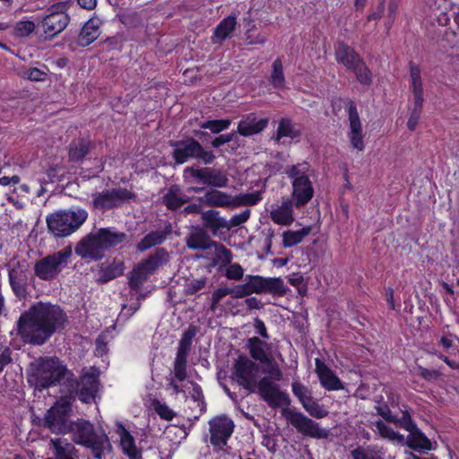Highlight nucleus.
I'll use <instances>...</instances> for the list:
<instances>
[{
    "label": "nucleus",
    "mask_w": 459,
    "mask_h": 459,
    "mask_svg": "<svg viewBox=\"0 0 459 459\" xmlns=\"http://www.w3.org/2000/svg\"><path fill=\"white\" fill-rule=\"evenodd\" d=\"M66 313L58 305L37 302L24 311L17 321L21 338L32 345H42L67 325Z\"/></svg>",
    "instance_id": "1"
},
{
    "label": "nucleus",
    "mask_w": 459,
    "mask_h": 459,
    "mask_svg": "<svg viewBox=\"0 0 459 459\" xmlns=\"http://www.w3.org/2000/svg\"><path fill=\"white\" fill-rule=\"evenodd\" d=\"M258 365L245 355H240L233 364L232 379L249 394L257 393L271 408L289 406L290 399L285 392L280 390L279 385L267 377L256 380Z\"/></svg>",
    "instance_id": "2"
},
{
    "label": "nucleus",
    "mask_w": 459,
    "mask_h": 459,
    "mask_svg": "<svg viewBox=\"0 0 459 459\" xmlns=\"http://www.w3.org/2000/svg\"><path fill=\"white\" fill-rule=\"evenodd\" d=\"M30 368L28 381L40 391L61 384L62 381L66 385L71 373L57 357H41L30 364Z\"/></svg>",
    "instance_id": "3"
},
{
    "label": "nucleus",
    "mask_w": 459,
    "mask_h": 459,
    "mask_svg": "<svg viewBox=\"0 0 459 459\" xmlns=\"http://www.w3.org/2000/svg\"><path fill=\"white\" fill-rule=\"evenodd\" d=\"M88 216L85 209L76 207L52 212L47 216L46 222L54 237L65 238L79 230Z\"/></svg>",
    "instance_id": "4"
},
{
    "label": "nucleus",
    "mask_w": 459,
    "mask_h": 459,
    "mask_svg": "<svg viewBox=\"0 0 459 459\" xmlns=\"http://www.w3.org/2000/svg\"><path fill=\"white\" fill-rule=\"evenodd\" d=\"M70 432H73L74 442L90 448L95 459H102L104 451L111 448L107 435H98L93 425L88 420H77L72 423Z\"/></svg>",
    "instance_id": "5"
},
{
    "label": "nucleus",
    "mask_w": 459,
    "mask_h": 459,
    "mask_svg": "<svg viewBox=\"0 0 459 459\" xmlns=\"http://www.w3.org/2000/svg\"><path fill=\"white\" fill-rule=\"evenodd\" d=\"M169 145L173 148L172 158L177 164L195 160L204 165H210L216 158L212 151L205 150L196 139L191 136L178 141H170Z\"/></svg>",
    "instance_id": "6"
},
{
    "label": "nucleus",
    "mask_w": 459,
    "mask_h": 459,
    "mask_svg": "<svg viewBox=\"0 0 459 459\" xmlns=\"http://www.w3.org/2000/svg\"><path fill=\"white\" fill-rule=\"evenodd\" d=\"M169 261V252L163 247H159L146 259L137 264L128 276V284L131 290L139 291L149 276L155 273L159 268Z\"/></svg>",
    "instance_id": "7"
},
{
    "label": "nucleus",
    "mask_w": 459,
    "mask_h": 459,
    "mask_svg": "<svg viewBox=\"0 0 459 459\" xmlns=\"http://www.w3.org/2000/svg\"><path fill=\"white\" fill-rule=\"evenodd\" d=\"M99 376L100 370L94 367L82 369L79 380L71 372L66 382L67 390L70 394H76L82 403H91L99 391Z\"/></svg>",
    "instance_id": "8"
},
{
    "label": "nucleus",
    "mask_w": 459,
    "mask_h": 459,
    "mask_svg": "<svg viewBox=\"0 0 459 459\" xmlns=\"http://www.w3.org/2000/svg\"><path fill=\"white\" fill-rule=\"evenodd\" d=\"M67 2L50 5L46 13L38 17V26L42 28L45 39H53L64 31L70 22Z\"/></svg>",
    "instance_id": "9"
},
{
    "label": "nucleus",
    "mask_w": 459,
    "mask_h": 459,
    "mask_svg": "<svg viewBox=\"0 0 459 459\" xmlns=\"http://www.w3.org/2000/svg\"><path fill=\"white\" fill-rule=\"evenodd\" d=\"M91 207L93 210L105 212L121 207L124 204L136 200V194L131 189L115 187L96 192L91 195Z\"/></svg>",
    "instance_id": "10"
},
{
    "label": "nucleus",
    "mask_w": 459,
    "mask_h": 459,
    "mask_svg": "<svg viewBox=\"0 0 459 459\" xmlns=\"http://www.w3.org/2000/svg\"><path fill=\"white\" fill-rule=\"evenodd\" d=\"M186 245L191 250H208L214 248L219 257L226 262L231 260V251L223 244L212 240L209 234L201 226H192L186 237Z\"/></svg>",
    "instance_id": "11"
},
{
    "label": "nucleus",
    "mask_w": 459,
    "mask_h": 459,
    "mask_svg": "<svg viewBox=\"0 0 459 459\" xmlns=\"http://www.w3.org/2000/svg\"><path fill=\"white\" fill-rule=\"evenodd\" d=\"M72 255L71 247L47 255L35 264V274L41 280L51 281L66 266Z\"/></svg>",
    "instance_id": "12"
},
{
    "label": "nucleus",
    "mask_w": 459,
    "mask_h": 459,
    "mask_svg": "<svg viewBox=\"0 0 459 459\" xmlns=\"http://www.w3.org/2000/svg\"><path fill=\"white\" fill-rule=\"evenodd\" d=\"M71 406L66 402H57L47 411L43 426L55 434L70 432L72 422L69 421Z\"/></svg>",
    "instance_id": "13"
},
{
    "label": "nucleus",
    "mask_w": 459,
    "mask_h": 459,
    "mask_svg": "<svg viewBox=\"0 0 459 459\" xmlns=\"http://www.w3.org/2000/svg\"><path fill=\"white\" fill-rule=\"evenodd\" d=\"M198 333L195 325H189L183 333L177 350L176 358L173 363V372L175 377L179 381H184L186 377L187 358L191 351L193 338Z\"/></svg>",
    "instance_id": "14"
},
{
    "label": "nucleus",
    "mask_w": 459,
    "mask_h": 459,
    "mask_svg": "<svg viewBox=\"0 0 459 459\" xmlns=\"http://www.w3.org/2000/svg\"><path fill=\"white\" fill-rule=\"evenodd\" d=\"M283 414L287 421L304 436L321 439L329 435V430L320 428L317 422L300 411L284 410Z\"/></svg>",
    "instance_id": "15"
},
{
    "label": "nucleus",
    "mask_w": 459,
    "mask_h": 459,
    "mask_svg": "<svg viewBox=\"0 0 459 459\" xmlns=\"http://www.w3.org/2000/svg\"><path fill=\"white\" fill-rule=\"evenodd\" d=\"M235 424L227 415L221 414L209 420L210 442L213 446L222 448L234 431Z\"/></svg>",
    "instance_id": "16"
},
{
    "label": "nucleus",
    "mask_w": 459,
    "mask_h": 459,
    "mask_svg": "<svg viewBox=\"0 0 459 459\" xmlns=\"http://www.w3.org/2000/svg\"><path fill=\"white\" fill-rule=\"evenodd\" d=\"M186 173L190 174L197 182L213 188L226 187L229 184L227 174L221 169L213 167L194 168L187 167Z\"/></svg>",
    "instance_id": "17"
},
{
    "label": "nucleus",
    "mask_w": 459,
    "mask_h": 459,
    "mask_svg": "<svg viewBox=\"0 0 459 459\" xmlns=\"http://www.w3.org/2000/svg\"><path fill=\"white\" fill-rule=\"evenodd\" d=\"M245 281H248L253 293H270L273 296L282 297L288 291V288L281 277L264 278L260 275H247Z\"/></svg>",
    "instance_id": "18"
},
{
    "label": "nucleus",
    "mask_w": 459,
    "mask_h": 459,
    "mask_svg": "<svg viewBox=\"0 0 459 459\" xmlns=\"http://www.w3.org/2000/svg\"><path fill=\"white\" fill-rule=\"evenodd\" d=\"M75 254L82 259L100 260L104 256V249L97 234L91 232L82 238L75 246Z\"/></svg>",
    "instance_id": "19"
},
{
    "label": "nucleus",
    "mask_w": 459,
    "mask_h": 459,
    "mask_svg": "<svg viewBox=\"0 0 459 459\" xmlns=\"http://www.w3.org/2000/svg\"><path fill=\"white\" fill-rule=\"evenodd\" d=\"M345 107L349 114L350 132L349 139L354 149L363 151L365 148L362 134V126L355 103L347 100Z\"/></svg>",
    "instance_id": "20"
},
{
    "label": "nucleus",
    "mask_w": 459,
    "mask_h": 459,
    "mask_svg": "<svg viewBox=\"0 0 459 459\" xmlns=\"http://www.w3.org/2000/svg\"><path fill=\"white\" fill-rule=\"evenodd\" d=\"M173 227L170 222H166L162 230H156L149 232L137 243L136 249L144 252L152 247L161 245L172 234Z\"/></svg>",
    "instance_id": "21"
},
{
    "label": "nucleus",
    "mask_w": 459,
    "mask_h": 459,
    "mask_svg": "<svg viewBox=\"0 0 459 459\" xmlns=\"http://www.w3.org/2000/svg\"><path fill=\"white\" fill-rule=\"evenodd\" d=\"M202 228L212 236H217L221 230H227V220L220 215L217 210H207L201 212Z\"/></svg>",
    "instance_id": "22"
},
{
    "label": "nucleus",
    "mask_w": 459,
    "mask_h": 459,
    "mask_svg": "<svg viewBox=\"0 0 459 459\" xmlns=\"http://www.w3.org/2000/svg\"><path fill=\"white\" fill-rule=\"evenodd\" d=\"M269 119L266 117L258 118L255 113L245 116L238 125V133L243 136L262 132L268 126Z\"/></svg>",
    "instance_id": "23"
},
{
    "label": "nucleus",
    "mask_w": 459,
    "mask_h": 459,
    "mask_svg": "<svg viewBox=\"0 0 459 459\" xmlns=\"http://www.w3.org/2000/svg\"><path fill=\"white\" fill-rule=\"evenodd\" d=\"M247 348L250 356L256 361L263 364H271L273 361V356L271 350V344L262 341L258 337H251L247 340Z\"/></svg>",
    "instance_id": "24"
},
{
    "label": "nucleus",
    "mask_w": 459,
    "mask_h": 459,
    "mask_svg": "<svg viewBox=\"0 0 459 459\" xmlns=\"http://www.w3.org/2000/svg\"><path fill=\"white\" fill-rule=\"evenodd\" d=\"M292 195L296 200V206L301 207L313 197L314 190L308 177H299L292 182Z\"/></svg>",
    "instance_id": "25"
},
{
    "label": "nucleus",
    "mask_w": 459,
    "mask_h": 459,
    "mask_svg": "<svg viewBox=\"0 0 459 459\" xmlns=\"http://www.w3.org/2000/svg\"><path fill=\"white\" fill-rule=\"evenodd\" d=\"M102 22L98 17H91L88 20L80 30L77 38V44L80 47H88L100 35V25Z\"/></svg>",
    "instance_id": "26"
},
{
    "label": "nucleus",
    "mask_w": 459,
    "mask_h": 459,
    "mask_svg": "<svg viewBox=\"0 0 459 459\" xmlns=\"http://www.w3.org/2000/svg\"><path fill=\"white\" fill-rule=\"evenodd\" d=\"M316 372L320 384L326 390H341L343 385L339 377L319 359H316Z\"/></svg>",
    "instance_id": "27"
},
{
    "label": "nucleus",
    "mask_w": 459,
    "mask_h": 459,
    "mask_svg": "<svg viewBox=\"0 0 459 459\" xmlns=\"http://www.w3.org/2000/svg\"><path fill=\"white\" fill-rule=\"evenodd\" d=\"M94 147V143L88 138H79L72 141L68 149L69 161L74 163L82 162L87 154Z\"/></svg>",
    "instance_id": "28"
},
{
    "label": "nucleus",
    "mask_w": 459,
    "mask_h": 459,
    "mask_svg": "<svg viewBox=\"0 0 459 459\" xmlns=\"http://www.w3.org/2000/svg\"><path fill=\"white\" fill-rule=\"evenodd\" d=\"M270 217L276 224L290 226L295 220L292 201L290 199L283 200L281 205L270 212Z\"/></svg>",
    "instance_id": "29"
},
{
    "label": "nucleus",
    "mask_w": 459,
    "mask_h": 459,
    "mask_svg": "<svg viewBox=\"0 0 459 459\" xmlns=\"http://www.w3.org/2000/svg\"><path fill=\"white\" fill-rule=\"evenodd\" d=\"M199 200L211 207H232L233 203V197L230 195L214 188L206 191Z\"/></svg>",
    "instance_id": "30"
},
{
    "label": "nucleus",
    "mask_w": 459,
    "mask_h": 459,
    "mask_svg": "<svg viewBox=\"0 0 459 459\" xmlns=\"http://www.w3.org/2000/svg\"><path fill=\"white\" fill-rule=\"evenodd\" d=\"M189 201L178 185H172L168 189L167 193L162 196L163 204L171 211H176L180 208L184 204Z\"/></svg>",
    "instance_id": "31"
},
{
    "label": "nucleus",
    "mask_w": 459,
    "mask_h": 459,
    "mask_svg": "<svg viewBox=\"0 0 459 459\" xmlns=\"http://www.w3.org/2000/svg\"><path fill=\"white\" fill-rule=\"evenodd\" d=\"M97 234L104 251L123 243L126 239L125 232L117 231L113 228L99 229Z\"/></svg>",
    "instance_id": "32"
},
{
    "label": "nucleus",
    "mask_w": 459,
    "mask_h": 459,
    "mask_svg": "<svg viewBox=\"0 0 459 459\" xmlns=\"http://www.w3.org/2000/svg\"><path fill=\"white\" fill-rule=\"evenodd\" d=\"M335 57L337 62L342 64L348 70H351L362 58L350 46L343 42H339L335 48Z\"/></svg>",
    "instance_id": "33"
},
{
    "label": "nucleus",
    "mask_w": 459,
    "mask_h": 459,
    "mask_svg": "<svg viewBox=\"0 0 459 459\" xmlns=\"http://www.w3.org/2000/svg\"><path fill=\"white\" fill-rule=\"evenodd\" d=\"M9 281L14 294L22 299L27 294V275L21 268H12L9 271Z\"/></svg>",
    "instance_id": "34"
},
{
    "label": "nucleus",
    "mask_w": 459,
    "mask_h": 459,
    "mask_svg": "<svg viewBox=\"0 0 459 459\" xmlns=\"http://www.w3.org/2000/svg\"><path fill=\"white\" fill-rule=\"evenodd\" d=\"M406 444L410 448L420 453H426L434 449L432 442L418 428L407 436Z\"/></svg>",
    "instance_id": "35"
},
{
    "label": "nucleus",
    "mask_w": 459,
    "mask_h": 459,
    "mask_svg": "<svg viewBox=\"0 0 459 459\" xmlns=\"http://www.w3.org/2000/svg\"><path fill=\"white\" fill-rule=\"evenodd\" d=\"M301 134V129L298 125L292 123L290 118L283 117L279 122L275 140L279 142L282 137L296 139L299 137Z\"/></svg>",
    "instance_id": "36"
},
{
    "label": "nucleus",
    "mask_w": 459,
    "mask_h": 459,
    "mask_svg": "<svg viewBox=\"0 0 459 459\" xmlns=\"http://www.w3.org/2000/svg\"><path fill=\"white\" fill-rule=\"evenodd\" d=\"M312 231L311 226L303 227L299 230H285L282 233V247H291L301 243L304 238L308 236Z\"/></svg>",
    "instance_id": "37"
},
{
    "label": "nucleus",
    "mask_w": 459,
    "mask_h": 459,
    "mask_svg": "<svg viewBox=\"0 0 459 459\" xmlns=\"http://www.w3.org/2000/svg\"><path fill=\"white\" fill-rule=\"evenodd\" d=\"M351 455L352 459H384V452L377 445L359 446L351 450Z\"/></svg>",
    "instance_id": "38"
},
{
    "label": "nucleus",
    "mask_w": 459,
    "mask_h": 459,
    "mask_svg": "<svg viewBox=\"0 0 459 459\" xmlns=\"http://www.w3.org/2000/svg\"><path fill=\"white\" fill-rule=\"evenodd\" d=\"M120 427L123 429L120 445L124 454H126L130 459H141L142 453L137 449L134 437L122 427V425H120Z\"/></svg>",
    "instance_id": "39"
},
{
    "label": "nucleus",
    "mask_w": 459,
    "mask_h": 459,
    "mask_svg": "<svg viewBox=\"0 0 459 459\" xmlns=\"http://www.w3.org/2000/svg\"><path fill=\"white\" fill-rule=\"evenodd\" d=\"M236 17L228 16L223 19L215 28L213 33V42H221L227 39L236 27Z\"/></svg>",
    "instance_id": "40"
},
{
    "label": "nucleus",
    "mask_w": 459,
    "mask_h": 459,
    "mask_svg": "<svg viewBox=\"0 0 459 459\" xmlns=\"http://www.w3.org/2000/svg\"><path fill=\"white\" fill-rule=\"evenodd\" d=\"M125 264L122 261H113L112 264H108L107 267L101 269L100 271V282H108L124 273Z\"/></svg>",
    "instance_id": "41"
},
{
    "label": "nucleus",
    "mask_w": 459,
    "mask_h": 459,
    "mask_svg": "<svg viewBox=\"0 0 459 459\" xmlns=\"http://www.w3.org/2000/svg\"><path fill=\"white\" fill-rule=\"evenodd\" d=\"M351 71L355 74L356 79L361 84L370 85L372 83V73L363 59L358 62L356 65L351 69Z\"/></svg>",
    "instance_id": "42"
},
{
    "label": "nucleus",
    "mask_w": 459,
    "mask_h": 459,
    "mask_svg": "<svg viewBox=\"0 0 459 459\" xmlns=\"http://www.w3.org/2000/svg\"><path fill=\"white\" fill-rule=\"evenodd\" d=\"M270 82L274 88L278 89L282 88L285 83L283 66L280 58H276L272 65Z\"/></svg>",
    "instance_id": "43"
},
{
    "label": "nucleus",
    "mask_w": 459,
    "mask_h": 459,
    "mask_svg": "<svg viewBox=\"0 0 459 459\" xmlns=\"http://www.w3.org/2000/svg\"><path fill=\"white\" fill-rule=\"evenodd\" d=\"M262 199L261 193L258 191L241 194L233 197L232 207L240 205H255Z\"/></svg>",
    "instance_id": "44"
},
{
    "label": "nucleus",
    "mask_w": 459,
    "mask_h": 459,
    "mask_svg": "<svg viewBox=\"0 0 459 459\" xmlns=\"http://www.w3.org/2000/svg\"><path fill=\"white\" fill-rule=\"evenodd\" d=\"M230 124V119H216L201 122L199 126L203 129H209L212 134H219L229 128Z\"/></svg>",
    "instance_id": "45"
},
{
    "label": "nucleus",
    "mask_w": 459,
    "mask_h": 459,
    "mask_svg": "<svg viewBox=\"0 0 459 459\" xmlns=\"http://www.w3.org/2000/svg\"><path fill=\"white\" fill-rule=\"evenodd\" d=\"M375 426L378 430L379 435L383 438H387L389 440H396L398 442H403L404 437L403 435L395 432L392 428L385 425L382 420H377L375 422Z\"/></svg>",
    "instance_id": "46"
},
{
    "label": "nucleus",
    "mask_w": 459,
    "mask_h": 459,
    "mask_svg": "<svg viewBox=\"0 0 459 459\" xmlns=\"http://www.w3.org/2000/svg\"><path fill=\"white\" fill-rule=\"evenodd\" d=\"M192 390L190 391L191 398L194 403H196V407L199 409V414L195 416V419H198L200 415L205 411L206 403L204 402V394L201 386L195 383L191 382Z\"/></svg>",
    "instance_id": "47"
},
{
    "label": "nucleus",
    "mask_w": 459,
    "mask_h": 459,
    "mask_svg": "<svg viewBox=\"0 0 459 459\" xmlns=\"http://www.w3.org/2000/svg\"><path fill=\"white\" fill-rule=\"evenodd\" d=\"M303 408L309 413L310 416L316 419H322L328 415V411L319 404L313 397L310 402H307Z\"/></svg>",
    "instance_id": "48"
},
{
    "label": "nucleus",
    "mask_w": 459,
    "mask_h": 459,
    "mask_svg": "<svg viewBox=\"0 0 459 459\" xmlns=\"http://www.w3.org/2000/svg\"><path fill=\"white\" fill-rule=\"evenodd\" d=\"M291 387L293 394L299 399L302 406L307 402H310V399L313 396L311 394V391L307 386H305L299 381H293L291 384Z\"/></svg>",
    "instance_id": "49"
},
{
    "label": "nucleus",
    "mask_w": 459,
    "mask_h": 459,
    "mask_svg": "<svg viewBox=\"0 0 459 459\" xmlns=\"http://www.w3.org/2000/svg\"><path fill=\"white\" fill-rule=\"evenodd\" d=\"M207 283V277L200 279H190L186 281L185 293L186 295H194L205 288Z\"/></svg>",
    "instance_id": "50"
},
{
    "label": "nucleus",
    "mask_w": 459,
    "mask_h": 459,
    "mask_svg": "<svg viewBox=\"0 0 459 459\" xmlns=\"http://www.w3.org/2000/svg\"><path fill=\"white\" fill-rule=\"evenodd\" d=\"M35 28L36 25L32 21H20L15 24L14 33L18 37H28Z\"/></svg>",
    "instance_id": "51"
},
{
    "label": "nucleus",
    "mask_w": 459,
    "mask_h": 459,
    "mask_svg": "<svg viewBox=\"0 0 459 459\" xmlns=\"http://www.w3.org/2000/svg\"><path fill=\"white\" fill-rule=\"evenodd\" d=\"M393 423L409 432H412L413 429L417 428L416 424L412 421L411 415L407 411H403L402 418L398 419L396 417V421H393Z\"/></svg>",
    "instance_id": "52"
},
{
    "label": "nucleus",
    "mask_w": 459,
    "mask_h": 459,
    "mask_svg": "<svg viewBox=\"0 0 459 459\" xmlns=\"http://www.w3.org/2000/svg\"><path fill=\"white\" fill-rule=\"evenodd\" d=\"M231 289V297L233 299H241L253 294L248 281H245V283L237 285Z\"/></svg>",
    "instance_id": "53"
},
{
    "label": "nucleus",
    "mask_w": 459,
    "mask_h": 459,
    "mask_svg": "<svg viewBox=\"0 0 459 459\" xmlns=\"http://www.w3.org/2000/svg\"><path fill=\"white\" fill-rule=\"evenodd\" d=\"M231 289V297L233 299H241L253 294L248 281H245V283L237 285Z\"/></svg>",
    "instance_id": "54"
},
{
    "label": "nucleus",
    "mask_w": 459,
    "mask_h": 459,
    "mask_svg": "<svg viewBox=\"0 0 459 459\" xmlns=\"http://www.w3.org/2000/svg\"><path fill=\"white\" fill-rule=\"evenodd\" d=\"M249 217H250V210L249 209H246L242 212H240L238 214H235L234 216L231 217V219L230 221H227V224H228L227 230H230L231 228L238 227V226L243 224L249 219Z\"/></svg>",
    "instance_id": "55"
},
{
    "label": "nucleus",
    "mask_w": 459,
    "mask_h": 459,
    "mask_svg": "<svg viewBox=\"0 0 459 459\" xmlns=\"http://www.w3.org/2000/svg\"><path fill=\"white\" fill-rule=\"evenodd\" d=\"M141 307V302L135 301L132 305L126 304L122 305V309L118 315V320L126 321L128 320Z\"/></svg>",
    "instance_id": "56"
},
{
    "label": "nucleus",
    "mask_w": 459,
    "mask_h": 459,
    "mask_svg": "<svg viewBox=\"0 0 459 459\" xmlns=\"http://www.w3.org/2000/svg\"><path fill=\"white\" fill-rule=\"evenodd\" d=\"M307 169V164H297L292 165L286 169V174L289 178H293L295 180L296 178H299V177H307L305 173Z\"/></svg>",
    "instance_id": "57"
},
{
    "label": "nucleus",
    "mask_w": 459,
    "mask_h": 459,
    "mask_svg": "<svg viewBox=\"0 0 459 459\" xmlns=\"http://www.w3.org/2000/svg\"><path fill=\"white\" fill-rule=\"evenodd\" d=\"M417 375L427 381H434L441 377V373L436 369H428L422 366L417 367Z\"/></svg>",
    "instance_id": "58"
},
{
    "label": "nucleus",
    "mask_w": 459,
    "mask_h": 459,
    "mask_svg": "<svg viewBox=\"0 0 459 459\" xmlns=\"http://www.w3.org/2000/svg\"><path fill=\"white\" fill-rule=\"evenodd\" d=\"M225 275L230 280L239 281L243 278L244 270L240 264H232L227 268Z\"/></svg>",
    "instance_id": "59"
},
{
    "label": "nucleus",
    "mask_w": 459,
    "mask_h": 459,
    "mask_svg": "<svg viewBox=\"0 0 459 459\" xmlns=\"http://www.w3.org/2000/svg\"><path fill=\"white\" fill-rule=\"evenodd\" d=\"M108 333H101L99 334L95 341L96 344V354L98 356H103L108 352Z\"/></svg>",
    "instance_id": "60"
},
{
    "label": "nucleus",
    "mask_w": 459,
    "mask_h": 459,
    "mask_svg": "<svg viewBox=\"0 0 459 459\" xmlns=\"http://www.w3.org/2000/svg\"><path fill=\"white\" fill-rule=\"evenodd\" d=\"M155 411L161 419L166 420H171L175 416V412L169 406L163 403H159L155 406Z\"/></svg>",
    "instance_id": "61"
},
{
    "label": "nucleus",
    "mask_w": 459,
    "mask_h": 459,
    "mask_svg": "<svg viewBox=\"0 0 459 459\" xmlns=\"http://www.w3.org/2000/svg\"><path fill=\"white\" fill-rule=\"evenodd\" d=\"M266 365L269 366V368L265 370V372L269 374L268 377L271 379V381H280L282 379V372L280 369L278 364L274 362V360L271 364Z\"/></svg>",
    "instance_id": "62"
},
{
    "label": "nucleus",
    "mask_w": 459,
    "mask_h": 459,
    "mask_svg": "<svg viewBox=\"0 0 459 459\" xmlns=\"http://www.w3.org/2000/svg\"><path fill=\"white\" fill-rule=\"evenodd\" d=\"M235 136H236V133L235 132H232L230 134H221V135L217 136L216 138H214L211 142V145L213 148H219L221 145L231 142L234 139Z\"/></svg>",
    "instance_id": "63"
},
{
    "label": "nucleus",
    "mask_w": 459,
    "mask_h": 459,
    "mask_svg": "<svg viewBox=\"0 0 459 459\" xmlns=\"http://www.w3.org/2000/svg\"><path fill=\"white\" fill-rule=\"evenodd\" d=\"M377 412L378 415L383 417L387 422L393 423V421H396V416L393 415L388 405L384 404L381 406L376 407Z\"/></svg>",
    "instance_id": "64"
}]
</instances>
